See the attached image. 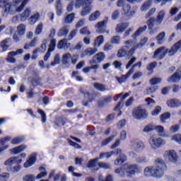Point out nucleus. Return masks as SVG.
<instances>
[{"instance_id": "1", "label": "nucleus", "mask_w": 181, "mask_h": 181, "mask_svg": "<svg viewBox=\"0 0 181 181\" xmlns=\"http://www.w3.org/2000/svg\"><path fill=\"white\" fill-rule=\"evenodd\" d=\"M148 42V37H144L141 40L140 42L136 43V40H128L124 42L121 49L118 50L117 57L119 59L122 57H132L135 54L136 49H142L145 44Z\"/></svg>"}, {"instance_id": "2", "label": "nucleus", "mask_w": 181, "mask_h": 181, "mask_svg": "<svg viewBox=\"0 0 181 181\" xmlns=\"http://www.w3.org/2000/svg\"><path fill=\"white\" fill-rule=\"evenodd\" d=\"M165 16H166V13L165 11L161 10L158 13L156 18H150L146 21V25L148 26V29L149 30V35L153 36V35H156L158 33V28H154L155 23L157 26L161 25L162 22H163V19H165Z\"/></svg>"}, {"instance_id": "3", "label": "nucleus", "mask_w": 181, "mask_h": 181, "mask_svg": "<svg viewBox=\"0 0 181 181\" xmlns=\"http://www.w3.org/2000/svg\"><path fill=\"white\" fill-rule=\"evenodd\" d=\"M93 1L94 0H76L75 8L76 9H80L81 6H83L81 11V16H87V15L91 13V9H93L91 4H93Z\"/></svg>"}, {"instance_id": "4", "label": "nucleus", "mask_w": 181, "mask_h": 181, "mask_svg": "<svg viewBox=\"0 0 181 181\" xmlns=\"http://www.w3.org/2000/svg\"><path fill=\"white\" fill-rule=\"evenodd\" d=\"M153 167V177H158L160 179L163 175H165V170H166V164L163 160L158 158L155 161V166Z\"/></svg>"}, {"instance_id": "5", "label": "nucleus", "mask_w": 181, "mask_h": 181, "mask_svg": "<svg viewBox=\"0 0 181 181\" xmlns=\"http://www.w3.org/2000/svg\"><path fill=\"white\" fill-rule=\"evenodd\" d=\"M78 62V54H75L71 55L70 53L64 54L62 56V64L65 66L69 64H76Z\"/></svg>"}, {"instance_id": "6", "label": "nucleus", "mask_w": 181, "mask_h": 181, "mask_svg": "<svg viewBox=\"0 0 181 181\" xmlns=\"http://www.w3.org/2000/svg\"><path fill=\"white\" fill-rule=\"evenodd\" d=\"M148 144L152 149H158L163 145V139L156 134L150 136Z\"/></svg>"}, {"instance_id": "7", "label": "nucleus", "mask_w": 181, "mask_h": 181, "mask_svg": "<svg viewBox=\"0 0 181 181\" xmlns=\"http://www.w3.org/2000/svg\"><path fill=\"white\" fill-rule=\"evenodd\" d=\"M9 0H0V8H3L5 13L13 15L16 12V7L9 4Z\"/></svg>"}, {"instance_id": "8", "label": "nucleus", "mask_w": 181, "mask_h": 181, "mask_svg": "<svg viewBox=\"0 0 181 181\" xmlns=\"http://www.w3.org/2000/svg\"><path fill=\"white\" fill-rule=\"evenodd\" d=\"M132 117L135 119H145L148 117V112L146 110L141 107H135L132 111Z\"/></svg>"}, {"instance_id": "9", "label": "nucleus", "mask_w": 181, "mask_h": 181, "mask_svg": "<svg viewBox=\"0 0 181 181\" xmlns=\"http://www.w3.org/2000/svg\"><path fill=\"white\" fill-rule=\"evenodd\" d=\"M31 12L32 8L30 7H27L21 14L13 18V22H16V21H18V18H20L21 22H26V21L29 19Z\"/></svg>"}, {"instance_id": "10", "label": "nucleus", "mask_w": 181, "mask_h": 181, "mask_svg": "<svg viewBox=\"0 0 181 181\" xmlns=\"http://www.w3.org/2000/svg\"><path fill=\"white\" fill-rule=\"evenodd\" d=\"M129 146L131 149H134V151L138 152L145 148V144L138 139H134L130 141Z\"/></svg>"}, {"instance_id": "11", "label": "nucleus", "mask_w": 181, "mask_h": 181, "mask_svg": "<svg viewBox=\"0 0 181 181\" xmlns=\"http://www.w3.org/2000/svg\"><path fill=\"white\" fill-rule=\"evenodd\" d=\"M163 157L169 162H172L173 163H176L177 162V153L175 151V150H168L166 151L164 154Z\"/></svg>"}, {"instance_id": "12", "label": "nucleus", "mask_w": 181, "mask_h": 181, "mask_svg": "<svg viewBox=\"0 0 181 181\" xmlns=\"http://www.w3.org/2000/svg\"><path fill=\"white\" fill-rule=\"evenodd\" d=\"M124 165L127 176H134L139 169L137 164L124 163Z\"/></svg>"}, {"instance_id": "13", "label": "nucleus", "mask_w": 181, "mask_h": 181, "mask_svg": "<svg viewBox=\"0 0 181 181\" xmlns=\"http://www.w3.org/2000/svg\"><path fill=\"white\" fill-rule=\"evenodd\" d=\"M166 54H168V49L165 47H161L155 51L153 59L162 60V59H163Z\"/></svg>"}, {"instance_id": "14", "label": "nucleus", "mask_w": 181, "mask_h": 181, "mask_svg": "<svg viewBox=\"0 0 181 181\" xmlns=\"http://www.w3.org/2000/svg\"><path fill=\"white\" fill-rule=\"evenodd\" d=\"M107 22L108 17H106L103 21L98 23V25H96V32L99 34L105 33Z\"/></svg>"}, {"instance_id": "15", "label": "nucleus", "mask_w": 181, "mask_h": 181, "mask_svg": "<svg viewBox=\"0 0 181 181\" xmlns=\"http://www.w3.org/2000/svg\"><path fill=\"white\" fill-rule=\"evenodd\" d=\"M105 59V54L103 52H98L93 57V59L89 62L90 65L97 64L98 63H101L104 62Z\"/></svg>"}, {"instance_id": "16", "label": "nucleus", "mask_w": 181, "mask_h": 181, "mask_svg": "<svg viewBox=\"0 0 181 181\" xmlns=\"http://www.w3.org/2000/svg\"><path fill=\"white\" fill-rule=\"evenodd\" d=\"M117 155H119V158H117L114 161V165H122L124 162L127 161V156L124 153H121V148H118L116 150Z\"/></svg>"}, {"instance_id": "17", "label": "nucleus", "mask_w": 181, "mask_h": 181, "mask_svg": "<svg viewBox=\"0 0 181 181\" xmlns=\"http://www.w3.org/2000/svg\"><path fill=\"white\" fill-rule=\"evenodd\" d=\"M57 47L61 50H68V49L70 50L71 43L69 42V40L67 38H64L58 42Z\"/></svg>"}, {"instance_id": "18", "label": "nucleus", "mask_w": 181, "mask_h": 181, "mask_svg": "<svg viewBox=\"0 0 181 181\" xmlns=\"http://www.w3.org/2000/svg\"><path fill=\"white\" fill-rule=\"evenodd\" d=\"M177 52H181V40L177 42L169 50L168 56H175Z\"/></svg>"}, {"instance_id": "19", "label": "nucleus", "mask_w": 181, "mask_h": 181, "mask_svg": "<svg viewBox=\"0 0 181 181\" xmlns=\"http://www.w3.org/2000/svg\"><path fill=\"white\" fill-rule=\"evenodd\" d=\"M123 15L128 16V18H131V16H134L135 13V11L132 10V7L129 4H127L123 8Z\"/></svg>"}, {"instance_id": "20", "label": "nucleus", "mask_w": 181, "mask_h": 181, "mask_svg": "<svg viewBox=\"0 0 181 181\" xmlns=\"http://www.w3.org/2000/svg\"><path fill=\"white\" fill-rule=\"evenodd\" d=\"M69 32H70V27L65 25L58 30L57 36L59 37H66L69 35Z\"/></svg>"}, {"instance_id": "21", "label": "nucleus", "mask_w": 181, "mask_h": 181, "mask_svg": "<svg viewBox=\"0 0 181 181\" xmlns=\"http://www.w3.org/2000/svg\"><path fill=\"white\" fill-rule=\"evenodd\" d=\"M167 105L170 108H177L180 107L181 103L177 99H170L167 101Z\"/></svg>"}, {"instance_id": "22", "label": "nucleus", "mask_w": 181, "mask_h": 181, "mask_svg": "<svg viewBox=\"0 0 181 181\" xmlns=\"http://www.w3.org/2000/svg\"><path fill=\"white\" fill-rule=\"evenodd\" d=\"M36 162V154H31L28 160L24 163V168H30Z\"/></svg>"}, {"instance_id": "23", "label": "nucleus", "mask_w": 181, "mask_h": 181, "mask_svg": "<svg viewBox=\"0 0 181 181\" xmlns=\"http://www.w3.org/2000/svg\"><path fill=\"white\" fill-rule=\"evenodd\" d=\"M98 52V49L97 48H88L85 49L83 52V54L81 55V57H86V56H93V54H95Z\"/></svg>"}, {"instance_id": "24", "label": "nucleus", "mask_w": 181, "mask_h": 181, "mask_svg": "<svg viewBox=\"0 0 181 181\" xmlns=\"http://www.w3.org/2000/svg\"><path fill=\"white\" fill-rule=\"evenodd\" d=\"M129 26V23H121L117 24L115 30L117 33H122V32H124V30Z\"/></svg>"}, {"instance_id": "25", "label": "nucleus", "mask_w": 181, "mask_h": 181, "mask_svg": "<svg viewBox=\"0 0 181 181\" xmlns=\"http://www.w3.org/2000/svg\"><path fill=\"white\" fill-rule=\"evenodd\" d=\"M180 80L181 76L177 71L173 76L168 78V83H178V81H180Z\"/></svg>"}, {"instance_id": "26", "label": "nucleus", "mask_w": 181, "mask_h": 181, "mask_svg": "<svg viewBox=\"0 0 181 181\" xmlns=\"http://www.w3.org/2000/svg\"><path fill=\"white\" fill-rule=\"evenodd\" d=\"M131 76H132V74L129 73V71L126 75H122L121 77L116 76V80L118 81L119 84H122V83H125Z\"/></svg>"}, {"instance_id": "27", "label": "nucleus", "mask_w": 181, "mask_h": 181, "mask_svg": "<svg viewBox=\"0 0 181 181\" xmlns=\"http://www.w3.org/2000/svg\"><path fill=\"white\" fill-rule=\"evenodd\" d=\"M28 146L26 145H21L16 148H13L11 150V152L13 153V155H18V153H21V152H23L25 149H26Z\"/></svg>"}, {"instance_id": "28", "label": "nucleus", "mask_w": 181, "mask_h": 181, "mask_svg": "<svg viewBox=\"0 0 181 181\" xmlns=\"http://www.w3.org/2000/svg\"><path fill=\"white\" fill-rule=\"evenodd\" d=\"M122 99L120 100L117 105L115 107V111H119V110L122 108L123 107L122 103L125 101V99L127 98V97H129V93H126L124 95H122Z\"/></svg>"}, {"instance_id": "29", "label": "nucleus", "mask_w": 181, "mask_h": 181, "mask_svg": "<svg viewBox=\"0 0 181 181\" xmlns=\"http://www.w3.org/2000/svg\"><path fill=\"white\" fill-rule=\"evenodd\" d=\"M151 6H152V1L148 0L141 5L140 11L141 12H146V11H148L151 8Z\"/></svg>"}, {"instance_id": "30", "label": "nucleus", "mask_w": 181, "mask_h": 181, "mask_svg": "<svg viewBox=\"0 0 181 181\" xmlns=\"http://www.w3.org/2000/svg\"><path fill=\"white\" fill-rule=\"evenodd\" d=\"M148 29V27L146 25H144V27H140L137 30L135 31V33L132 35V37L133 39H136V37H138V36H141L142 35L143 32H145Z\"/></svg>"}, {"instance_id": "31", "label": "nucleus", "mask_w": 181, "mask_h": 181, "mask_svg": "<svg viewBox=\"0 0 181 181\" xmlns=\"http://www.w3.org/2000/svg\"><path fill=\"white\" fill-rule=\"evenodd\" d=\"M153 166H148L144 170V176H146V177H152V176L153 177Z\"/></svg>"}, {"instance_id": "32", "label": "nucleus", "mask_w": 181, "mask_h": 181, "mask_svg": "<svg viewBox=\"0 0 181 181\" xmlns=\"http://www.w3.org/2000/svg\"><path fill=\"white\" fill-rule=\"evenodd\" d=\"M115 173H116V175H118V176H119V177H124V176H125V173H126V170H125L124 165H123L122 167L117 168L115 170Z\"/></svg>"}, {"instance_id": "33", "label": "nucleus", "mask_w": 181, "mask_h": 181, "mask_svg": "<svg viewBox=\"0 0 181 181\" xmlns=\"http://www.w3.org/2000/svg\"><path fill=\"white\" fill-rule=\"evenodd\" d=\"M93 87L95 88V90H98V91H100L101 93H104L107 90L105 85L101 84L100 83H95L93 84Z\"/></svg>"}, {"instance_id": "34", "label": "nucleus", "mask_w": 181, "mask_h": 181, "mask_svg": "<svg viewBox=\"0 0 181 181\" xmlns=\"http://www.w3.org/2000/svg\"><path fill=\"white\" fill-rule=\"evenodd\" d=\"M100 16H101V11H96L89 16V21L90 22H94V21H97Z\"/></svg>"}, {"instance_id": "35", "label": "nucleus", "mask_w": 181, "mask_h": 181, "mask_svg": "<svg viewBox=\"0 0 181 181\" xmlns=\"http://www.w3.org/2000/svg\"><path fill=\"white\" fill-rule=\"evenodd\" d=\"M39 13H36L34 15L31 16L30 18H28V23L30 25H35V23H36V22L39 21Z\"/></svg>"}, {"instance_id": "36", "label": "nucleus", "mask_w": 181, "mask_h": 181, "mask_svg": "<svg viewBox=\"0 0 181 181\" xmlns=\"http://www.w3.org/2000/svg\"><path fill=\"white\" fill-rule=\"evenodd\" d=\"M154 129L158 132L159 136H167L165 128L160 125L155 127Z\"/></svg>"}, {"instance_id": "37", "label": "nucleus", "mask_w": 181, "mask_h": 181, "mask_svg": "<svg viewBox=\"0 0 181 181\" xmlns=\"http://www.w3.org/2000/svg\"><path fill=\"white\" fill-rule=\"evenodd\" d=\"M104 43V36L100 35L98 36L94 41L93 46L95 47H100L101 45Z\"/></svg>"}, {"instance_id": "38", "label": "nucleus", "mask_w": 181, "mask_h": 181, "mask_svg": "<svg viewBox=\"0 0 181 181\" xmlns=\"http://www.w3.org/2000/svg\"><path fill=\"white\" fill-rule=\"evenodd\" d=\"M55 6L57 9V15L60 16V15L63 13V6H62V1L60 0H57Z\"/></svg>"}, {"instance_id": "39", "label": "nucleus", "mask_w": 181, "mask_h": 181, "mask_svg": "<svg viewBox=\"0 0 181 181\" xmlns=\"http://www.w3.org/2000/svg\"><path fill=\"white\" fill-rule=\"evenodd\" d=\"M165 36L166 33H165V32H161L156 37L158 45H162L163 43V40H165Z\"/></svg>"}, {"instance_id": "40", "label": "nucleus", "mask_w": 181, "mask_h": 181, "mask_svg": "<svg viewBox=\"0 0 181 181\" xmlns=\"http://www.w3.org/2000/svg\"><path fill=\"white\" fill-rule=\"evenodd\" d=\"M26 30V25L24 24H20L17 28V33L19 36H23Z\"/></svg>"}, {"instance_id": "41", "label": "nucleus", "mask_w": 181, "mask_h": 181, "mask_svg": "<svg viewBox=\"0 0 181 181\" xmlns=\"http://www.w3.org/2000/svg\"><path fill=\"white\" fill-rule=\"evenodd\" d=\"M171 115L169 112H165L160 115V119L163 124H165L168 119H170Z\"/></svg>"}, {"instance_id": "42", "label": "nucleus", "mask_w": 181, "mask_h": 181, "mask_svg": "<svg viewBox=\"0 0 181 181\" xmlns=\"http://www.w3.org/2000/svg\"><path fill=\"white\" fill-rule=\"evenodd\" d=\"M15 56L12 52L8 53V56L6 58V60L8 63L15 64L16 63V59L14 58Z\"/></svg>"}, {"instance_id": "43", "label": "nucleus", "mask_w": 181, "mask_h": 181, "mask_svg": "<svg viewBox=\"0 0 181 181\" xmlns=\"http://www.w3.org/2000/svg\"><path fill=\"white\" fill-rule=\"evenodd\" d=\"M23 141H25V136H17L15 137L12 141H11V144L13 145H18L19 144H21V142H23Z\"/></svg>"}, {"instance_id": "44", "label": "nucleus", "mask_w": 181, "mask_h": 181, "mask_svg": "<svg viewBox=\"0 0 181 181\" xmlns=\"http://www.w3.org/2000/svg\"><path fill=\"white\" fill-rule=\"evenodd\" d=\"M115 136H117V135H112V136L107 137V139H105V140H103L102 141L101 146H107V145H108V144H110V143L112 142V141H114V139L115 138Z\"/></svg>"}, {"instance_id": "45", "label": "nucleus", "mask_w": 181, "mask_h": 181, "mask_svg": "<svg viewBox=\"0 0 181 181\" xmlns=\"http://www.w3.org/2000/svg\"><path fill=\"white\" fill-rule=\"evenodd\" d=\"M75 15L74 13L68 14L64 18L65 23H71L74 21Z\"/></svg>"}, {"instance_id": "46", "label": "nucleus", "mask_w": 181, "mask_h": 181, "mask_svg": "<svg viewBox=\"0 0 181 181\" xmlns=\"http://www.w3.org/2000/svg\"><path fill=\"white\" fill-rule=\"evenodd\" d=\"M9 40H11V38H7L1 42L0 46H1V47H2L4 51H5L8 48H9V45H8L9 43Z\"/></svg>"}, {"instance_id": "47", "label": "nucleus", "mask_w": 181, "mask_h": 181, "mask_svg": "<svg viewBox=\"0 0 181 181\" xmlns=\"http://www.w3.org/2000/svg\"><path fill=\"white\" fill-rule=\"evenodd\" d=\"M160 81H162V78L154 77L150 80L149 83L151 86H158Z\"/></svg>"}, {"instance_id": "48", "label": "nucleus", "mask_w": 181, "mask_h": 181, "mask_svg": "<svg viewBox=\"0 0 181 181\" xmlns=\"http://www.w3.org/2000/svg\"><path fill=\"white\" fill-rule=\"evenodd\" d=\"M145 101H146V104L147 107H148V108H152V107H153L155 105V104H156V102L155 101V100H153L151 98H146Z\"/></svg>"}, {"instance_id": "49", "label": "nucleus", "mask_w": 181, "mask_h": 181, "mask_svg": "<svg viewBox=\"0 0 181 181\" xmlns=\"http://www.w3.org/2000/svg\"><path fill=\"white\" fill-rule=\"evenodd\" d=\"M28 2H29V0H23L20 6L17 8L16 7V12L21 13V11H23V9H25V6H26Z\"/></svg>"}, {"instance_id": "50", "label": "nucleus", "mask_w": 181, "mask_h": 181, "mask_svg": "<svg viewBox=\"0 0 181 181\" xmlns=\"http://www.w3.org/2000/svg\"><path fill=\"white\" fill-rule=\"evenodd\" d=\"M171 141H174L179 145H181V134H177L171 136Z\"/></svg>"}, {"instance_id": "51", "label": "nucleus", "mask_w": 181, "mask_h": 181, "mask_svg": "<svg viewBox=\"0 0 181 181\" xmlns=\"http://www.w3.org/2000/svg\"><path fill=\"white\" fill-rule=\"evenodd\" d=\"M119 15H121V11L119 9H116L112 13L111 18L112 21H117V19H119Z\"/></svg>"}, {"instance_id": "52", "label": "nucleus", "mask_w": 181, "mask_h": 181, "mask_svg": "<svg viewBox=\"0 0 181 181\" xmlns=\"http://www.w3.org/2000/svg\"><path fill=\"white\" fill-rule=\"evenodd\" d=\"M135 160L137 163H146V162H148V159L145 156H137L136 157Z\"/></svg>"}, {"instance_id": "53", "label": "nucleus", "mask_w": 181, "mask_h": 181, "mask_svg": "<svg viewBox=\"0 0 181 181\" xmlns=\"http://www.w3.org/2000/svg\"><path fill=\"white\" fill-rule=\"evenodd\" d=\"M60 64V54H57L55 56H54V62H51V66H57V64Z\"/></svg>"}, {"instance_id": "54", "label": "nucleus", "mask_w": 181, "mask_h": 181, "mask_svg": "<svg viewBox=\"0 0 181 181\" xmlns=\"http://www.w3.org/2000/svg\"><path fill=\"white\" fill-rule=\"evenodd\" d=\"M156 12V8H151L145 15V18L148 19V18H151V16H153L155 15V13Z\"/></svg>"}, {"instance_id": "55", "label": "nucleus", "mask_w": 181, "mask_h": 181, "mask_svg": "<svg viewBox=\"0 0 181 181\" xmlns=\"http://www.w3.org/2000/svg\"><path fill=\"white\" fill-rule=\"evenodd\" d=\"M98 166L101 169H111V165H110V163H105V162L98 163Z\"/></svg>"}, {"instance_id": "56", "label": "nucleus", "mask_w": 181, "mask_h": 181, "mask_svg": "<svg viewBox=\"0 0 181 181\" xmlns=\"http://www.w3.org/2000/svg\"><path fill=\"white\" fill-rule=\"evenodd\" d=\"M161 111H162V107L160 106H156L155 109L151 112V115H153V117L159 115Z\"/></svg>"}, {"instance_id": "57", "label": "nucleus", "mask_w": 181, "mask_h": 181, "mask_svg": "<svg viewBox=\"0 0 181 181\" xmlns=\"http://www.w3.org/2000/svg\"><path fill=\"white\" fill-rule=\"evenodd\" d=\"M15 162H16V157H11L6 160V162L4 163V165L7 166H11V165H13Z\"/></svg>"}, {"instance_id": "58", "label": "nucleus", "mask_w": 181, "mask_h": 181, "mask_svg": "<svg viewBox=\"0 0 181 181\" xmlns=\"http://www.w3.org/2000/svg\"><path fill=\"white\" fill-rule=\"evenodd\" d=\"M68 144L70 145V146H73L74 148H76V149H81V146H79L78 144L71 141V139H68Z\"/></svg>"}, {"instance_id": "59", "label": "nucleus", "mask_w": 181, "mask_h": 181, "mask_svg": "<svg viewBox=\"0 0 181 181\" xmlns=\"http://www.w3.org/2000/svg\"><path fill=\"white\" fill-rule=\"evenodd\" d=\"M37 112L41 115L42 124H45V122L47 121L46 113L40 109L37 110Z\"/></svg>"}, {"instance_id": "60", "label": "nucleus", "mask_w": 181, "mask_h": 181, "mask_svg": "<svg viewBox=\"0 0 181 181\" xmlns=\"http://www.w3.org/2000/svg\"><path fill=\"white\" fill-rule=\"evenodd\" d=\"M23 180H24V181H35L36 177L33 175H27L23 177Z\"/></svg>"}, {"instance_id": "61", "label": "nucleus", "mask_w": 181, "mask_h": 181, "mask_svg": "<svg viewBox=\"0 0 181 181\" xmlns=\"http://www.w3.org/2000/svg\"><path fill=\"white\" fill-rule=\"evenodd\" d=\"M155 129V126L152 124H148L146 126L143 130L144 132L148 133V132H152Z\"/></svg>"}, {"instance_id": "62", "label": "nucleus", "mask_w": 181, "mask_h": 181, "mask_svg": "<svg viewBox=\"0 0 181 181\" xmlns=\"http://www.w3.org/2000/svg\"><path fill=\"white\" fill-rule=\"evenodd\" d=\"M156 67V62H153V63L149 64L147 66L146 69L148 71H150V73H153V69Z\"/></svg>"}, {"instance_id": "63", "label": "nucleus", "mask_w": 181, "mask_h": 181, "mask_svg": "<svg viewBox=\"0 0 181 181\" xmlns=\"http://www.w3.org/2000/svg\"><path fill=\"white\" fill-rule=\"evenodd\" d=\"M56 40L55 39H52L51 40V42L49 44V47L48 48V51L49 52H53V50H54V48L56 47Z\"/></svg>"}, {"instance_id": "64", "label": "nucleus", "mask_w": 181, "mask_h": 181, "mask_svg": "<svg viewBox=\"0 0 181 181\" xmlns=\"http://www.w3.org/2000/svg\"><path fill=\"white\" fill-rule=\"evenodd\" d=\"M77 30H73L70 32L69 36H68V40H73L74 37H76V35H77Z\"/></svg>"}]
</instances>
